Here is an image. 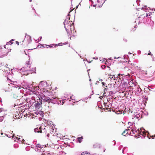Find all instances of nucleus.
<instances>
[{"instance_id": "nucleus-26", "label": "nucleus", "mask_w": 155, "mask_h": 155, "mask_svg": "<svg viewBox=\"0 0 155 155\" xmlns=\"http://www.w3.org/2000/svg\"><path fill=\"white\" fill-rule=\"evenodd\" d=\"M29 65H30V64L29 63L27 64V66L28 67L31 69V68H30V66Z\"/></svg>"}, {"instance_id": "nucleus-32", "label": "nucleus", "mask_w": 155, "mask_h": 155, "mask_svg": "<svg viewBox=\"0 0 155 155\" xmlns=\"http://www.w3.org/2000/svg\"><path fill=\"white\" fill-rule=\"evenodd\" d=\"M106 109H107H107H108V108H106ZM109 110H109L110 111V109L109 108Z\"/></svg>"}, {"instance_id": "nucleus-10", "label": "nucleus", "mask_w": 155, "mask_h": 155, "mask_svg": "<svg viewBox=\"0 0 155 155\" xmlns=\"http://www.w3.org/2000/svg\"><path fill=\"white\" fill-rule=\"evenodd\" d=\"M36 148L35 149L36 151L40 150V151H42L41 150H42L41 145L40 144H37L36 146Z\"/></svg>"}, {"instance_id": "nucleus-33", "label": "nucleus", "mask_w": 155, "mask_h": 155, "mask_svg": "<svg viewBox=\"0 0 155 155\" xmlns=\"http://www.w3.org/2000/svg\"><path fill=\"white\" fill-rule=\"evenodd\" d=\"M43 88V89L44 90H45V88Z\"/></svg>"}, {"instance_id": "nucleus-16", "label": "nucleus", "mask_w": 155, "mask_h": 155, "mask_svg": "<svg viewBox=\"0 0 155 155\" xmlns=\"http://www.w3.org/2000/svg\"><path fill=\"white\" fill-rule=\"evenodd\" d=\"M107 91L106 89V88H105V89L104 90V95L105 96H107V95H109V94H108V93L106 91Z\"/></svg>"}, {"instance_id": "nucleus-35", "label": "nucleus", "mask_w": 155, "mask_h": 155, "mask_svg": "<svg viewBox=\"0 0 155 155\" xmlns=\"http://www.w3.org/2000/svg\"><path fill=\"white\" fill-rule=\"evenodd\" d=\"M116 58V57H114V58Z\"/></svg>"}, {"instance_id": "nucleus-20", "label": "nucleus", "mask_w": 155, "mask_h": 155, "mask_svg": "<svg viewBox=\"0 0 155 155\" xmlns=\"http://www.w3.org/2000/svg\"><path fill=\"white\" fill-rule=\"evenodd\" d=\"M125 67H124L123 64H122V65H121V68L124 71V70H126V68H128L126 66Z\"/></svg>"}, {"instance_id": "nucleus-3", "label": "nucleus", "mask_w": 155, "mask_h": 155, "mask_svg": "<svg viewBox=\"0 0 155 155\" xmlns=\"http://www.w3.org/2000/svg\"><path fill=\"white\" fill-rule=\"evenodd\" d=\"M125 72L124 75L126 76H130V75L132 74V71L128 68H126V70H124Z\"/></svg>"}, {"instance_id": "nucleus-31", "label": "nucleus", "mask_w": 155, "mask_h": 155, "mask_svg": "<svg viewBox=\"0 0 155 155\" xmlns=\"http://www.w3.org/2000/svg\"><path fill=\"white\" fill-rule=\"evenodd\" d=\"M11 43V41L10 42H8V44L9 45V44H11L10 43Z\"/></svg>"}, {"instance_id": "nucleus-9", "label": "nucleus", "mask_w": 155, "mask_h": 155, "mask_svg": "<svg viewBox=\"0 0 155 155\" xmlns=\"http://www.w3.org/2000/svg\"><path fill=\"white\" fill-rule=\"evenodd\" d=\"M34 131L35 132L42 133V131L41 130V127H37L35 128L34 129Z\"/></svg>"}, {"instance_id": "nucleus-15", "label": "nucleus", "mask_w": 155, "mask_h": 155, "mask_svg": "<svg viewBox=\"0 0 155 155\" xmlns=\"http://www.w3.org/2000/svg\"><path fill=\"white\" fill-rule=\"evenodd\" d=\"M83 138L82 136H81V137H78L77 138L78 141L79 143H81L82 141V139H83Z\"/></svg>"}, {"instance_id": "nucleus-29", "label": "nucleus", "mask_w": 155, "mask_h": 155, "mask_svg": "<svg viewBox=\"0 0 155 155\" xmlns=\"http://www.w3.org/2000/svg\"><path fill=\"white\" fill-rule=\"evenodd\" d=\"M149 15L150 16V14H149V15H148V14H146V16L147 17H148Z\"/></svg>"}, {"instance_id": "nucleus-11", "label": "nucleus", "mask_w": 155, "mask_h": 155, "mask_svg": "<svg viewBox=\"0 0 155 155\" xmlns=\"http://www.w3.org/2000/svg\"><path fill=\"white\" fill-rule=\"evenodd\" d=\"M16 83V82H12L10 83V84H8V85L10 86L11 87H17L18 86L15 84Z\"/></svg>"}, {"instance_id": "nucleus-18", "label": "nucleus", "mask_w": 155, "mask_h": 155, "mask_svg": "<svg viewBox=\"0 0 155 155\" xmlns=\"http://www.w3.org/2000/svg\"><path fill=\"white\" fill-rule=\"evenodd\" d=\"M57 45L56 44H52L51 45H48V46L50 47V48H52L53 47H56L57 46Z\"/></svg>"}, {"instance_id": "nucleus-5", "label": "nucleus", "mask_w": 155, "mask_h": 155, "mask_svg": "<svg viewBox=\"0 0 155 155\" xmlns=\"http://www.w3.org/2000/svg\"><path fill=\"white\" fill-rule=\"evenodd\" d=\"M138 133H139V134H140V135H141L144 136V137H145V136L146 135V134H147V137H148L149 139H150V138L149 137V132L147 131L145 132V130H144L143 131H139V132Z\"/></svg>"}, {"instance_id": "nucleus-22", "label": "nucleus", "mask_w": 155, "mask_h": 155, "mask_svg": "<svg viewBox=\"0 0 155 155\" xmlns=\"http://www.w3.org/2000/svg\"><path fill=\"white\" fill-rule=\"evenodd\" d=\"M127 39H126V38H124L123 39V41H122V42L124 43H126L127 42Z\"/></svg>"}, {"instance_id": "nucleus-2", "label": "nucleus", "mask_w": 155, "mask_h": 155, "mask_svg": "<svg viewBox=\"0 0 155 155\" xmlns=\"http://www.w3.org/2000/svg\"><path fill=\"white\" fill-rule=\"evenodd\" d=\"M154 71V68L152 67H150L147 69L145 73L146 74L148 75V77H150L153 75Z\"/></svg>"}, {"instance_id": "nucleus-12", "label": "nucleus", "mask_w": 155, "mask_h": 155, "mask_svg": "<svg viewBox=\"0 0 155 155\" xmlns=\"http://www.w3.org/2000/svg\"><path fill=\"white\" fill-rule=\"evenodd\" d=\"M51 92V89L50 88H47V89H45L44 91V92L45 93H50Z\"/></svg>"}, {"instance_id": "nucleus-30", "label": "nucleus", "mask_w": 155, "mask_h": 155, "mask_svg": "<svg viewBox=\"0 0 155 155\" xmlns=\"http://www.w3.org/2000/svg\"><path fill=\"white\" fill-rule=\"evenodd\" d=\"M148 54L149 55H152V54H151V53L150 52H149V53H148Z\"/></svg>"}, {"instance_id": "nucleus-36", "label": "nucleus", "mask_w": 155, "mask_h": 155, "mask_svg": "<svg viewBox=\"0 0 155 155\" xmlns=\"http://www.w3.org/2000/svg\"><path fill=\"white\" fill-rule=\"evenodd\" d=\"M140 88V90H141V88H140H140Z\"/></svg>"}, {"instance_id": "nucleus-19", "label": "nucleus", "mask_w": 155, "mask_h": 155, "mask_svg": "<svg viewBox=\"0 0 155 155\" xmlns=\"http://www.w3.org/2000/svg\"><path fill=\"white\" fill-rule=\"evenodd\" d=\"M5 68V66L1 65L0 64V70H2L3 71V69Z\"/></svg>"}, {"instance_id": "nucleus-28", "label": "nucleus", "mask_w": 155, "mask_h": 155, "mask_svg": "<svg viewBox=\"0 0 155 155\" xmlns=\"http://www.w3.org/2000/svg\"><path fill=\"white\" fill-rule=\"evenodd\" d=\"M145 89H146V90L149 89V88H147H147H144V91H146V90H145Z\"/></svg>"}, {"instance_id": "nucleus-34", "label": "nucleus", "mask_w": 155, "mask_h": 155, "mask_svg": "<svg viewBox=\"0 0 155 155\" xmlns=\"http://www.w3.org/2000/svg\"><path fill=\"white\" fill-rule=\"evenodd\" d=\"M1 135H2L3 134V133H1Z\"/></svg>"}, {"instance_id": "nucleus-13", "label": "nucleus", "mask_w": 155, "mask_h": 155, "mask_svg": "<svg viewBox=\"0 0 155 155\" xmlns=\"http://www.w3.org/2000/svg\"><path fill=\"white\" fill-rule=\"evenodd\" d=\"M129 130V129H127L125 130H124L123 132L122 133V134L124 136H125L128 133V131Z\"/></svg>"}, {"instance_id": "nucleus-8", "label": "nucleus", "mask_w": 155, "mask_h": 155, "mask_svg": "<svg viewBox=\"0 0 155 155\" xmlns=\"http://www.w3.org/2000/svg\"><path fill=\"white\" fill-rule=\"evenodd\" d=\"M39 99H37L38 100H39V101H37V104L35 106V107H40V106L41 104H42V100H41L39 97H38Z\"/></svg>"}, {"instance_id": "nucleus-25", "label": "nucleus", "mask_w": 155, "mask_h": 155, "mask_svg": "<svg viewBox=\"0 0 155 155\" xmlns=\"http://www.w3.org/2000/svg\"><path fill=\"white\" fill-rule=\"evenodd\" d=\"M62 45V43H60L59 44H58V46H61Z\"/></svg>"}, {"instance_id": "nucleus-21", "label": "nucleus", "mask_w": 155, "mask_h": 155, "mask_svg": "<svg viewBox=\"0 0 155 155\" xmlns=\"http://www.w3.org/2000/svg\"><path fill=\"white\" fill-rule=\"evenodd\" d=\"M131 131L132 132V133L133 134H135V132L137 133H137H138L139 132V130H136L135 131L133 129L131 130Z\"/></svg>"}, {"instance_id": "nucleus-17", "label": "nucleus", "mask_w": 155, "mask_h": 155, "mask_svg": "<svg viewBox=\"0 0 155 155\" xmlns=\"http://www.w3.org/2000/svg\"><path fill=\"white\" fill-rule=\"evenodd\" d=\"M81 155H90V154L87 152H84L82 153Z\"/></svg>"}, {"instance_id": "nucleus-27", "label": "nucleus", "mask_w": 155, "mask_h": 155, "mask_svg": "<svg viewBox=\"0 0 155 155\" xmlns=\"http://www.w3.org/2000/svg\"><path fill=\"white\" fill-rule=\"evenodd\" d=\"M128 124H129L130 125H131L132 124V123L131 122H129L128 123Z\"/></svg>"}, {"instance_id": "nucleus-24", "label": "nucleus", "mask_w": 155, "mask_h": 155, "mask_svg": "<svg viewBox=\"0 0 155 155\" xmlns=\"http://www.w3.org/2000/svg\"><path fill=\"white\" fill-rule=\"evenodd\" d=\"M131 83L132 84V85L129 86V87H133L134 86V84H133L132 82H131Z\"/></svg>"}, {"instance_id": "nucleus-1", "label": "nucleus", "mask_w": 155, "mask_h": 155, "mask_svg": "<svg viewBox=\"0 0 155 155\" xmlns=\"http://www.w3.org/2000/svg\"><path fill=\"white\" fill-rule=\"evenodd\" d=\"M64 28L68 35H71L72 31H74V29L73 23H72L71 21H69L68 22L67 21L65 20L64 22Z\"/></svg>"}, {"instance_id": "nucleus-4", "label": "nucleus", "mask_w": 155, "mask_h": 155, "mask_svg": "<svg viewBox=\"0 0 155 155\" xmlns=\"http://www.w3.org/2000/svg\"><path fill=\"white\" fill-rule=\"evenodd\" d=\"M39 86L40 87H46L47 86V83L46 81H41L39 84V86H32V87H39Z\"/></svg>"}, {"instance_id": "nucleus-14", "label": "nucleus", "mask_w": 155, "mask_h": 155, "mask_svg": "<svg viewBox=\"0 0 155 155\" xmlns=\"http://www.w3.org/2000/svg\"><path fill=\"white\" fill-rule=\"evenodd\" d=\"M5 91L6 92H7V93H9L12 92V90L10 89V88H6V89H5Z\"/></svg>"}, {"instance_id": "nucleus-6", "label": "nucleus", "mask_w": 155, "mask_h": 155, "mask_svg": "<svg viewBox=\"0 0 155 155\" xmlns=\"http://www.w3.org/2000/svg\"><path fill=\"white\" fill-rule=\"evenodd\" d=\"M96 84H97L98 85H99V86H101V85H102V86H104L105 85V84L106 87H107V84H106V83L104 82H103L102 81H97V82L95 83Z\"/></svg>"}, {"instance_id": "nucleus-37", "label": "nucleus", "mask_w": 155, "mask_h": 155, "mask_svg": "<svg viewBox=\"0 0 155 155\" xmlns=\"http://www.w3.org/2000/svg\"><path fill=\"white\" fill-rule=\"evenodd\" d=\"M154 136H155V135H154Z\"/></svg>"}, {"instance_id": "nucleus-7", "label": "nucleus", "mask_w": 155, "mask_h": 155, "mask_svg": "<svg viewBox=\"0 0 155 155\" xmlns=\"http://www.w3.org/2000/svg\"><path fill=\"white\" fill-rule=\"evenodd\" d=\"M41 99L45 102H48L49 103L51 100V99H49V97L45 96L42 97Z\"/></svg>"}, {"instance_id": "nucleus-23", "label": "nucleus", "mask_w": 155, "mask_h": 155, "mask_svg": "<svg viewBox=\"0 0 155 155\" xmlns=\"http://www.w3.org/2000/svg\"><path fill=\"white\" fill-rule=\"evenodd\" d=\"M101 68H103V69H104V68H105L106 66H105V65H101Z\"/></svg>"}]
</instances>
